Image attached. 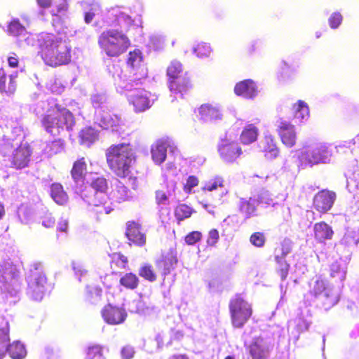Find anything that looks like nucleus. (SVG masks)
<instances>
[{"mask_svg": "<svg viewBox=\"0 0 359 359\" xmlns=\"http://www.w3.org/2000/svg\"><path fill=\"white\" fill-rule=\"evenodd\" d=\"M38 54L46 65L57 67L72 61V47L63 38L53 33L41 32L37 36Z\"/></svg>", "mask_w": 359, "mask_h": 359, "instance_id": "obj_1", "label": "nucleus"}, {"mask_svg": "<svg viewBox=\"0 0 359 359\" xmlns=\"http://www.w3.org/2000/svg\"><path fill=\"white\" fill-rule=\"evenodd\" d=\"M40 122L48 134L55 137L64 130L72 131L76 125V118L69 109L56 103L41 116Z\"/></svg>", "mask_w": 359, "mask_h": 359, "instance_id": "obj_2", "label": "nucleus"}, {"mask_svg": "<svg viewBox=\"0 0 359 359\" xmlns=\"http://www.w3.org/2000/svg\"><path fill=\"white\" fill-rule=\"evenodd\" d=\"M109 170L118 177L126 178L130 174V168L135 156L130 144L121 143L111 145L105 153Z\"/></svg>", "mask_w": 359, "mask_h": 359, "instance_id": "obj_3", "label": "nucleus"}, {"mask_svg": "<svg viewBox=\"0 0 359 359\" xmlns=\"http://www.w3.org/2000/svg\"><path fill=\"white\" fill-rule=\"evenodd\" d=\"M91 195L89 203L93 205L92 212L99 219L113 210L111 202L108 196V180L103 176L93 178L89 184Z\"/></svg>", "mask_w": 359, "mask_h": 359, "instance_id": "obj_4", "label": "nucleus"}, {"mask_svg": "<svg viewBox=\"0 0 359 359\" xmlns=\"http://www.w3.org/2000/svg\"><path fill=\"white\" fill-rule=\"evenodd\" d=\"M101 50L109 57H118L130 46V40L122 32L118 29L103 31L97 39Z\"/></svg>", "mask_w": 359, "mask_h": 359, "instance_id": "obj_5", "label": "nucleus"}, {"mask_svg": "<svg viewBox=\"0 0 359 359\" xmlns=\"http://www.w3.org/2000/svg\"><path fill=\"white\" fill-rule=\"evenodd\" d=\"M53 284L49 281L45 269L41 262H37L30 265L27 275V291L33 297L37 299L49 289Z\"/></svg>", "mask_w": 359, "mask_h": 359, "instance_id": "obj_6", "label": "nucleus"}, {"mask_svg": "<svg viewBox=\"0 0 359 359\" xmlns=\"http://www.w3.org/2000/svg\"><path fill=\"white\" fill-rule=\"evenodd\" d=\"M229 309L231 325L236 329L243 328L253 313L252 304L240 294L230 299Z\"/></svg>", "mask_w": 359, "mask_h": 359, "instance_id": "obj_7", "label": "nucleus"}, {"mask_svg": "<svg viewBox=\"0 0 359 359\" xmlns=\"http://www.w3.org/2000/svg\"><path fill=\"white\" fill-rule=\"evenodd\" d=\"M310 293L318 296L324 292V305L328 308L334 306L339 300V294L332 289L325 286V281L320 276L316 277L310 285Z\"/></svg>", "mask_w": 359, "mask_h": 359, "instance_id": "obj_8", "label": "nucleus"}, {"mask_svg": "<svg viewBox=\"0 0 359 359\" xmlns=\"http://www.w3.org/2000/svg\"><path fill=\"white\" fill-rule=\"evenodd\" d=\"M217 151L220 158L226 163H233L243 154L242 148L236 141L226 139L221 140L217 146Z\"/></svg>", "mask_w": 359, "mask_h": 359, "instance_id": "obj_9", "label": "nucleus"}, {"mask_svg": "<svg viewBox=\"0 0 359 359\" xmlns=\"http://www.w3.org/2000/svg\"><path fill=\"white\" fill-rule=\"evenodd\" d=\"M101 316L107 324L118 325L126 320L128 314L124 308L109 303L102 309Z\"/></svg>", "mask_w": 359, "mask_h": 359, "instance_id": "obj_10", "label": "nucleus"}, {"mask_svg": "<svg viewBox=\"0 0 359 359\" xmlns=\"http://www.w3.org/2000/svg\"><path fill=\"white\" fill-rule=\"evenodd\" d=\"M128 99L136 111H144L151 106L150 93L142 88L128 90Z\"/></svg>", "mask_w": 359, "mask_h": 359, "instance_id": "obj_11", "label": "nucleus"}, {"mask_svg": "<svg viewBox=\"0 0 359 359\" xmlns=\"http://www.w3.org/2000/svg\"><path fill=\"white\" fill-rule=\"evenodd\" d=\"M336 197L335 192L332 191L321 190L314 196L313 205L318 212L325 213L332 208Z\"/></svg>", "mask_w": 359, "mask_h": 359, "instance_id": "obj_12", "label": "nucleus"}, {"mask_svg": "<svg viewBox=\"0 0 359 359\" xmlns=\"http://www.w3.org/2000/svg\"><path fill=\"white\" fill-rule=\"evenodd\" d=\"M177 262L175 250L170 249L161 253V257L155 261V264L158 269L161 270V274L165 277L175 268Z\"/></svg>", "mask_w": 359, "mask_h": 359, "instance_id": "obj_13", "label": "nucleus"}, {"mask_svg": "<svg viewBox=\"0 0 359 359\" xmlns=\"http://www.w3.org/2000/svg\"><path fill=\"white\" fill-rule=\"evenodd\" d=\"M126 236L130 244H134L139 247L145 245L147 237L140 223L135 221H128L126 223Z\"/></svg>", "mask_w": 359, "mask_h": 359, "instance_id": "obj_14", "label": "nucleus"}, {"mask_svg": "<svg viewBox=\"0 0 359 359\" xmlns=\"http://www.w3.org/2000/svg\"><path fill=\"white\" fill-rule=\"evenodd\" d=\"M32 155L31 147L27 144H20L13 152L11 165L16 169H22L28 166Z\"/></svg>", "mask_w": 359, "mask_h": 359, "instance_id": "obj_15", "label": "nucleus"}, {"mask_svg": "<svg viewBox=\"0 0 359 359\" xmlns=\"http://www.w3.org/2000/svg\"><path fill=\"white\" fill-rule=\"evenodd\" d=\"M245 347L252 359H266L269 355V348L261 337H255Z\"/></svg>", "mask_w": 359, "mask_h": 359, "instance_id": "obj_16", "label": "nucleus"}, {"mask_svg": "<svg viewBox=\"0 0 359 359\" xmlns=\"http://www.w3.org/2000/svg\"><path fill=\"white\" fill-rule=\"evenodd\" d=\"M281 142L287 147H292L297 142V133L293 125L285 121H280L277 129Z\"/></svg>", "mask_w": 359, "mask_h": 359, "instance_id": "obj_17", "label": "nucleus"}, {"mask_svg": "<svg viewBox=\"0 0 359 359\" xmlns=\"http://www.w3.org/2000/svg\"><path fill=\"white\" fill-rule=\"evenodd\" d=\"M259 148L267 159H274L280 154V149L275 137L265 135L259 143Z\"/></svg>", "mask_w": 359, "mask_h": 359, "instance_id": "obj_18", "label": "nucleus"}, {"mask_svg": "<svg viewBox=\"0 0 359 359\" xmlns=\"http://www.w3.org/2000/svg\"><path fill=\"white\" fill-rule=\"evenodd\" d=\"M177 183L175 181L165 180L161 184V188L155 192V200L158 205L168 204L170 196H175Z\"/></svg>", "mask_w": 359, "mask_h": 359, "instance_id": "obj_19", "label": "nucleus"}, {"mask_svg": "<svg viewBox=\"0 0 359 359\" xmlns=\"http://www.w3.org/2000/svg\"><path fill=\"white\" fill-rule=\"evenodd\" d=\"M330 156L328 147L323 144H318L311 150L305 152L306 160L312 164L325 163Z\"/></svg>", "mask_w": 359, "mask_h": 359, "instance_id": "obj_20", "label": "nucleus"}, {"mask_svg": "<svg viewBox=\"0 0 359 359\" xmlns=\"http://www.w3.org/2000/svg\"><path fill=\"white\" fill-rule=\"evenodd\" d=\"M147 69L146 67H139L130 70L129 80L126 83V90H130L142 85L147 78Z\"/></svg>", "mask_w": 359, "mask_h": 359, "instance_id": "obj_21", "label": "nucleus"}, {"mask_svg": "<svg viewBox=\"0 0 359 359\" xmlns=\"http://www.w3.org/2000/svg\"><path fill=\"white\" fill-rule=\"evenodd\" d=\"M18 73L11 74L8 77L6 76L4 70L0 69V91L6 95H11L15 93L17 89Z\"/></svg>", "mask_w": 359, "mask_h": 359, "instance_id": "obj_22", "label": "nucleus"}, {"mask_svg": "<svg viewBox=\"0 0 359 359\" xmlns=\"http://www.w3.org/2000/svg\"><path fill=\"white\" fill-rule=\"evenodd\" d=\"M169 89L175 94L184 95L193 88V83L187 73L168 83Z\"/></svg>", "mask_w": 359, "mask_h": 359, "instance_id": "obj_23", "label": "nucleus"}, {"mask_svg": "<svg viewBox=\"0 0 359 359\" xmlns=\"http://www.w3.org/2000/svg\"><path fill=\"white\" fill-rule=\"evenodd\" d=\"M234 93L245 98H253L257 93V88L252 79H245L236 84Z\"/></svg>", "mask_w": 359, "mask_h": 359, "instance_id": "obj_24", "label": "nucleus"}, {"mask_svg": "<svg viewBox=\"0 0 359 359\" xmlns=\"http://www.w3.org/2000/svg\"><path fill=\"white\" fill-rule=\"evenodd\" d=\"M198 114L205 121L221 119L222 116L219 108L210 104H201L198 108Z\"/></svg>", "mask_w": 359, "mask_h": 359, "instance_id": "obj_25", "label": "nucleus"}, {"mask_svg": "<svg viewBox=\"0 0 359 359\" xmlns=\"http://www.w3.org/2000/svg\"><path fill=\"white\" fill-rule=\"evenodd\" d=\"M168 143L165 140H160L151 147V157L156 164H161L165 161L167 156V148Z\"/></svg>", "mask_w": 359, "mask_h": 359, "instance_id": "obj_26", "label": "nucleus"}, {"mask_svg": "<svg viewBox=\"0 0 359 359\" xmlns=\"http://www.w3.org/2000/svg\"><path fill=\"white\" fill-rule=\"evenodd\" d=\"M50 194L53 200L60 205H65L69 201V196L60 183L55 182L50 185Z\"/></svg>", "mask_w": 359, "mask_h": 359, "instance_id": "obj_27", "label": "nucleus"}, {"mask_svg": "<svg viewBox=\"0 0 359 359\" xmlns=\"http://www.w3.org/2000/svg\"><path fill=\"white\" fill-rule=\"evenodd\" d=\"M313 231L315 238L318 242H324L326 240H330L334 233L332 227L325 222L315 224Z\"/></svg>", "mask_w": 359, "mask_h": 359, "instance_id": "obj_28", "label": "nucleus"}, {"mask_svg": "<svg viewBox=\"0 0 359 359\" xmlns=\"http://www.w3.org/2000/svg\"><path fill=\"white\" fill-rule=\"evenodd\" d=\"M87 162L85 157L79 158L73 163L70 171L71 176L74 182H79L85 178L87 172Z\"/></svg>", "mask_w": 359, "mask_h": 359, "instance_id": "obj_29", "label": "nucleus"}, {"mask_svg": "<svg viewBox=\"0 0 359 359\" xmlns=\"http://www.w3.org/2000/svg\"><path fill=\"white\" fill-rule=\"evenodd\" d=\"M257 204L258 202L255 198H241L239 201L238 210L245 219H249L255 215Z\"/></svg>", "mask_w": 359, "mask_h": 359, "instance_id": "obj_30", "label": "nucleus"}, {"mask_svg": "<svg viewBox=\"0 0 359 359\" xmlns=\"http://www.w3.org/2000/svg\"><path fill=\"white\" fill-rule=\"evenodd\" d=\"M110 257V269L112 274H116L118 270L126 269L128 259L126 256L121 252H114L109 255Z\"/></svg>", "mask_w": 359, "mask_h": 359, "instance_id": "obj_31", "label": "nucleus"}, {"mask_svg": "<svg viewBox=\"0 0 359 359\" xmlns=\"http://www.w3.org/2000/svg\"><path fill=\"white\" fill-rule=\"evenodd\" d=\"M98 133L91 126L82 128L79 133V141L81 144L90 146L98 140Z\"/></svg>", "mask_w": 359, "mask_h": 359, "instance_id": "obj_32", "label": "nucleus"}, {"mask_svg": "<svg viewBox=\"0 0 359 359\" xmlns=\"http://www.w3.org/2000/svg\"><path fill=\"white\" fill-rule=\"evenodd\" d=\"M259 130L254 124L247 125L240 135L241 142L243 144H250L255 142L258 137Z\"/></svg>", "mask_w": 359, "mask_h": 359, "instance_id": "obj_33", "label": "nucleus"}, {"mask_svg": "<svg viewBox=\"0 0 359 359\" xmlns=\"http://www.w3.org/2000/svg\"><path fill=\"white\" fill-rule=\"evenodd\" d=\"M6 351L12 359H24L27 353L25 346L20 341L9 344Z\"/></svg>", "mask_w": 359, "mask_h": 359, "instance_id": "obj_34", "label": "nucleus"}, {"mask_svg": "<svg viewBox=\"0 0 359 359\" xmlns=\"http://www.w3.org/2000/svg\"><path fill=\"white\" fill-rule=\"evenodd\" d=\"M120 118L109 111L102 112L99 119V125L104 129L113 128L118 125Z\"/></svg>", "mask_w": 359, "mask_h": 359, "instance_id": "obj_35", "label": "nucleus"}, {"mask_svg": "<svg viewBox=\"0 0 359 359\" xmlns=\"http://www.w3.org/2000/svg\"><path fill=\"white\" fill-rule=\"evenodd\" d=\"M65 148V141L63 139H55L46 144L43 149V153L47 155V156L52 157L64 151Z\"/></svg>", "mask_w": 359, "mask_h": 359, "instance_id": "obj_36", "label": "nucleus"}, {"mask_svg": "<svg viewBox=\"0 0 359 359\" xmlns=\"http://www.w3.org/2000/svg\"><path fill=\"white\" fill-rule=\"evenodd\" d=\"M133 25L134 20L130 15L123 13L116 15L115 25L118 27V29H117L118 32H122V33L127 32Z\"/></svg>", "mask_w": 359, "mask_h": 359, "instance_id": "obj_37", "label": "nucleus"}, {"mask_svg": "<svg viewBox=\"0 0 359 359\" xmlns=\"http://www.w3.org/2000/svg\"><path fill=\"white\" fill-rule=\"evenodd\" d=\"M292 111L294 118L299 122L309 116L308 104L302 100H299L297 103L294 104L292 107Z\"/></svg>", "mask_w": 359, "mask_h": 359, "instance_id": "obj_38", "label": "nucleus"}, {"mask_svg": "<svg viewBox=\"0 0 359 359\" xmlns=\"http://www.w3.org/2000/svg\"><path fill=\"white\" fill-rule=\"evenodd\" d=\"M139 278L136 274L128 272L125 273L119 280V283L124 288L128 290H135L139 285Z\"/></svg>", "mask_w": 359, "mask_h": 359, "instance_id": "obj_39", "label": "nucleus"}, {"mask_svg": "<svg viewBox=\"0 0 359 359\" xmlns=\"http://www.w3.org/2000/svg\"><path fill=\"white\" fill-rule=\"evenodd\" d=\"M139 276L151 283L155 282L158 278L154 266L149 263H144L140 267Z\"/></svg>", "mask_w": 359, "mask_h": 359, "instance_id": "obj_40", "label": "nucleus"}, {"mask_svg": "<svg viewBox=\"0 0 359 359\" xmlns=\"http://www.w3.org/2000/svg\"><path fill=\"white\" fill-rule=\"evenodd\" d=\"M102 290L95 285H88L86 288L85 299L90 304H96L101 300Z\"/></svg>", "mask_w": 359, "mask_h": 359, "instance_id": "obj_41", "label": "nucleus"}, {"mask_svg": "<svg viewBox=\"0 0 359 359\" xmlns=\"http://www.w3.org/2000/svg\"><path fill=\"white\" fill-rule=\"evenodd\" d=\"M142 55L140 50L135 49L129 52L127 65L130 67V69L145 67L142 64Z\"/></svg>", "mask_w": 359, "mask_h": 359, "instance_id": "obj_42", "label": "nucleus"}, {"mask_svg": "<svg viewBox=\"0 0 359 359\" xmlns=\"http://www.w3.org/2000/svg\"><path fill=\"white\" fill-rule=\"evenodd\" d=\"M183 71L182 65L180 62L174 60L171 62L170 65L167 68V75L168 76V83L170 81H174L179 77H182L181 75Z\"/></svg>", "mask_w": 359, "mask_h": 359, "instance_id": "obj_43", "label": "nucleus"}, {"mask_svg": "<svg viewBox=\"0 0 359 359\" xmlns=\"http://www.w3.org/2000/svg\"><path fill=\"white\" fill-rule=\"evenodd\" d=\"M292 245L289 240H284L280 246L275 249V261L285 260V257L291 252Z\"/></svg>", "mask_w": 359, "mask_h": 359, "instance_id": "obj_44", "label": "nucleus"}, {"mask_svg": "<svg viewBox=\"0 0 359 359\" xmlns=\"http://www.w3.org/2000/svg\"><path fill=\"white\" fill-rule=\"evenodd\" d=\"M194 210L189 205L181 203L175 208V217L179 221H182L191 217Z\"/></svg>", "mask_w": 359, "mask_h": 359, "instance_id": "obj_45", "label": "nucleus"}, {"mask_svg": "<svg viewBox=\"0 0 359 359\" xmlns=\"http://www.w3.org/2000/svg\"><path fill=\"white\" fill-rule=\"evenodd\" d=\"M7 32L10 35L19 36L25 34L26 29L18 19H13L9 22Z\"/></svg>", "mask_w": 359, "mask_h": 359, "instance_id": "obj_46", "label": "nucleus"}, {"mask_svg": "<svg viewBox=\"0 0 359 359\" xmlns=\"http://www.w3.org/2000/svg\"><path fill=\"white\" fill-rule=\"evenodd\" d=\"M104 348L100 344H93L86 349V357L88 359H102L104 358Z\"/></svg>", "mask_w": 359, "mask_h": 359, "instance_id": "obj_47", "label": "nucleus"}, {"mask_svg": "<svg viewBox=\"0 0 359 359\" xmlns=\"http://www.w3.org/2000/svg\"><path fill=\"white\" fill-rule=\"evenodd\" d=\"M330 276L336 281H343L346 278V271L337 262L332 263L330 266Z\"/></svg>", "mask_w": 359, "mask_h": 359, "instance_id": "obj_48", "label": "nucleus"}, {"mask_svg": "<svg viewBox=\"0 0 359 359\" xmlns=\"http://www.w3.org/2000/svg\"><path fill=\"white\" fill-rule=\"evenodd\" d=\"M9 328L8 326L0 327V357L4 355V350L6 351L7 346L9 345Z\"/></svg>", "mask_w": 359, "mask_h": 359, "instance_id": "obj_49", "label": "nucleus"}, {"mask_svg": "<svg viewBox=\"0 0 359 359\" xmlns=\"http://www.w3.org/2000/svg\"><path fill=\"white\" fill-rule=\"evenodd\" d=\"M224 180L222 177L217 176L210 180L202 187L204 191H213L224 187Z\"/></svg>", "mask_w": 359, "mask_h": 359, "instance_id": "obj_50", "label": "nucleus"}, {"mask_svg": "<svg viewBox=\"0 0 359 359\" xmlns=\"http://www.w3.org/2000/svg\"><path fill=\"white\" fill-rule=\"evenodd\" d=\"M115 197L121 203L129 200L131 196L129 189L123 184H120L116 187Z\"/></svg>", "mask_w": 359, "mask_h": 359, "instance_id": "obj_51", "label": "nucleus"}, {"mask_svg": "<svg viewBox=\"0 0 359 359\" xmlns=\"http://www.w3.org/2000/svg\"><path fill=\"white\" fill-rule=\"evenodd\" d=\"M194 52L199 57H208L211 53V48L206 43H200L194 48Z\"/></svg>", "mask_w": 359, "mask_h": 359, "instance_id": "obj_52", "label": "nucleus"}, {"mask_svg": "<svg viewBox=\"0 0 359 359\" xmlns=\"http://www.w3.org/2000/svg\"><path fill=\"white\" fill-rule=\"evenodd\" d=\"M250 242L257 248H262L265 245L266 237L262 232H255L250 236Z\"/></svg>", "mask_w": 359, "mask_h": 359, "instance_id": "obj_53", "label": "nucleus"}, {"mask_svg": "<svg viewBox=\"0 0 359 359\" xmlns=\"http://www.w3.org/2000/svg\"><path fill=\"white\" fill-rule=\"evenodd\" d=\"M279 266L277 269V273L280 276L282 280H285L289 273L290 269V264L287 263L285 260H281L280 262H276Z\"/></svg>", "mask_w": 359, "mask_h": 359, "instance_id": "obj_54", "label": "nucleus"}, {"mask_svg": "<svg viewBox=\"0 0 359 359\" xmlns=\"http://www.w3.org/2000/svg\"><path fill=\"white\" fill-rule=\"evenodd\" d=\"M202 238V233L199 231H193L189 233L184 238L185 243L192 245L199 242Z\"/></svg>", "mask_w": 359, "mask_h": 359, "instance_id": "obj_55", "label": "nucleus"}, {"mask_svg": "<svg viewBox=\"0 0 359 359\" xmlns=\"http://www.w3.org/2000/svg\"><path fill=\"white\" fill-rule=\"evenodd\" d=\"M219 239V231L215 229H210L208 232L206 243L210 247H214L217 243Z\"/></svg>", "mask_w": 359, "mask_h": 359, "instance_id": "obj_56", "label": "nucleus"}, {"mask_svg": "<svg viewBox=\"0 0 359 359\" xmlns=\"http://www.w3.org/2000/svg\"><path fill=\"white\" fill-rule=\"evenodd\" d=\"M343 17L340 13L335 12L331 15L328 22L332 29H337L341 24Z\"/></svg>", "mask_w": 359, "mask_h": 359, "instance_id": "obj_57", "label": "nucleus"}, {"mask_svg": "<svg viewBox=\"0 0 359 359\" xmlns=\"http://www.w3.org/2000/svg\"><path fill=\"white\" fill-rule=\"evenodd\" d=\"M199 184V180L195 175H190L188 177L185 184L184 185V190L187 193H191L192 189Z\"/></svg>", "mask_w": 359, "mask_h": 359, "instance_id": "obj_58", "label": "nucleus"}, {"mask_svg": "<svg viewBox=\"0 0 359 359\" xmlns=\"http://www.w3.org/2000/svg\"><path fill=\"white\" fill-rule=\"evenodd\" d=\"M68 9V4L66 1V0H62L61 2L57 5L56 6V11L53 10L52 11V15H64Z\"/></svg>", "mask_w": 359, "mask_h": 359, "instance_id": "obj_59", "label": "nucleus"}, {"mask_svg": "<svg viewBox=\"0 0 359 359\" xmlns=\"http://www.w3.org/2000/svg\"><path fill=\"white\" fill-rule=\"evenodd\" d=\"M135 351L133 348L126 346L123 347L121 350V355L125 359H130L133 357Z\"/></svg>", "mask_w": 359, "mask_h": 359, "instance_id": "obj_60", "label": "nucleus"}, {"mask_svg": "<svg viewBox=\"0 0 359 359\" xmlns=\"http://www.w3.org/2000/svg\"><path fill=\"white\" fill-rule=\"evenodd\" d=\"M55 224V219L50 215H45L43 217L42 224L46 228H50L53 226Z\"/></svg>", "mask_w": 359, "mask_h": 359, "instance_id": "obj_61", "label": "nucleus"}, {"mask_svg": "<svg viewBox=\"0 0 359 359\" xmlns=\"http://www.w3.org/2000/svg\"><path fill=\"white\" fill-rule=\"evenodd\" d=\"M57 229L62 233H67L68 231V222L66 219H60L57 224Z\"/></svg>", "mask_w": 359, "mask_h": 359, "instance_id": "obj_62", "label": "nucleus"}, {"mask_svg": "<svg viewBox=\"0 0 359 359\" xmlns=\"http://www.w3.org/2000/svg\"><path fill=\"white\" fill-rule=\"evenodd\" d=\"M8 63L11 67L15 68L18 67L19 59L16 54H13V55L8 57Z\"/></svg>", "mask_w": 359, "mask_h": 359, "instance_id": "obj_63", "label": "nucleus"}, {"mask_svg": "<svg viewBox=\"0 0 359 359\" xmlns=\"http://www.w3.org/2000/svg\"><path fill=\"white\" fill-rule=\"evenodd\" d=\"M38 5L43 8H49L52 5L53 0H36Z\"/></svg>", "mask_w": 359, "mask_h": 359, "instance_id": "obj_64", "label": "nucleus"}]
</instances>
